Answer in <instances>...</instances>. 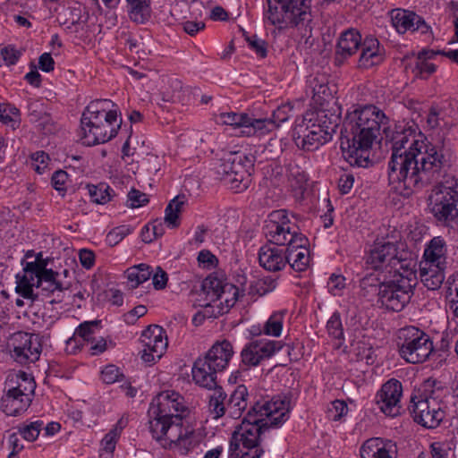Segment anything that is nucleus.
Wrapping results in <instances>:
<instances>
[{
  "instance_id": "27",
  "label": "nucleus",
  "mask_w": 458,
  "mask_h": 458,
  "mask_svg": "<svg viewBox=\"0 0 458 458\" xmlns=\"http://www.w3.org/2000/svg\"><path fill=\"white\" fill-rule=\"evenodd\" d=\"M415 262L411 253L404 250H397L396 257L392 261V267L388 274H394V278L409 279L412 284H416Z\"/></svg>"
},
{
  "instance_id": "11",
  "label": "nucleus",
  "mask_w": 458,
  "mask_h": 458,
  "mask_svg": "<svg viewBox=\"0 0 458 458\" xmlns=\"http://www.w3.org/2000/svg\"><path fill=\"white\" fill-rule=\"evenodd\" d=\"M263 231L268 243L280 246H287L297 236L302 235L297 225L290 221L286 211L283 209L270 214Z\"/></svg>"
},
{
  "instance_id": "32",
  "label": "nucleus",
  "mask_w": 458,
  "mask_h": 458,
  "mask_svg": "<svg viewBox=\"0 0 458 458\" xmlns=\"http://www.w3.org/2000/svg\"><path fill=\"white\" fill-rule=\"evenodd\" d=\"M445 267L420 263V280L428 290L438 289L445 280Z\"/></svg>"
},
{
  "instance_id": "26",
  "label": "nucleus",
  "mask_w": 458,
  "mask_h": 458,
  "mask_svg": "<svg viewBox=\"0 0 458 458\" xmlns=\"http://www.w3.org/2000/svg\"><path fill=\"white\" fill-rule=\"evenodd\" d=\"M191 372L194 382L199 386L209 390L219 387L216 375L220 371L214 369L204 358L200 357L194 361Z\"/></svg>"
},
{
  "instance_id": "51",
  "label": "nucleus",
  "mask_w": 458,
  "mask_h": 458,
  "mask_svg": "<svg viewBox=\"0 0 458 458\" xmlns=\"http://www.w3.org/2000/svg\"><path fill=\"white\" fill-rule=\"evenodd\" d=\"M100 321H85L75 330L74 335L81 337L84 341L89 342L93 339L96 329L98 328Z\"/></svg>"
},
{
  "instance_id": "25",
  "label": "nucleus",
  "mask_w": 458,
  "mask_h": 458,
  "mask_svg": "<svg viewBox=\"0 0 458 458\" xmlns=\"http://www.w3.org/2000/svg\"><path fill=\"white\" fill-rule=\"evenodd\" d=\"M360 55L358 59L360 69H369L380 64L384 60V55L379 41L373 37H366L360 47Z\"/></svg>"
},
{
  "instance_id": "58",
  "label": "nucleus",
  "mask_w": 458,
  "mask_h": 458,
  "mask_svg": "<svg viewBox=\"0 0 458 458\" xmlns=\"http://www.w3.org/2000/svg\"><path fill=\"white\" fill-rule=\"evenodd\" d=\"M69 175L64 170L55 171L51 178V183L55 190H56L62 196L66 191L65 184L68 181Z\"/></svg>"
},
{
  "instance_id": "47",
  "label": "nucleus",
  "mask_w": 458,
  "mask_h": 458,
  "mask_svg": "<svg viewBox=\"0 0 458 458\" xmlns=\"http://www.w3.org/2000/svg\"><path fill=\"white\" fill-rule=\"evenodd\" d=\"M123 428V421L120 420L114 428H112L101 441L102 450L108 454H113L118 438L120 437L122 429Z\"/></svg>"
},
{
  "instance_id": "16",
  "label": "nucleus",
  "mask_w": 458,
  "mask_h": 458,
  "mask_svg": "<svg viewBox=\"0 0 458 458\" xmlns=\"http://www.w3.org/2000/svg\"><path fill=\"white\" fill-rule=\"evenodd\" d=\"M402 395V383L395 378H391L381 386L376 394L375 403L385 415L396 417L401 414Z\"/></svg>"
},
{
  "instance_id": "33",
  "label": "nucleus",
  "mask_w": 458,
  "mask_h": 458,
  "mask_svg": "<svg viewBox=\"0 0 458 458\" xmlns=\"http://www.w3.org/2000/svg\"><path fill=\"white\" fill-rule=\"evenodd\" d=\"M433 55L432 52L422 51L414 58L410 69L415 78L426 80L436 72V65L429 61Z\"/></svg>"
},
{
  "instance_id": "45",
  "label": "nucleus",
  "mask_w": 458,
  "mask_h": 458,
  "mask_svg": "<svg viewBox=\"0 0 458 458\" xmlns=\"http://www.w3.org/2000/svg\"><path fill=\"white\" fill-rule=\"evenodd\" d=\"M252 342L256 346L259 352V355L262 360L270 358L284 347V344L279 341L255 340Z\"/></svg>"
},
{
  "instance_id": "59",
  "label": "nucleus",
  "mask_w": 458,
  "mask_h": 458,
  "mask_svg": "<svg viewBox=\"0 0 458 458\" xmlns=\"http://www.w3.org/2000/svg\"><path fill=\"white\" fill-rule=\"evenodd\" d=\"M128 201L130 202V207L135 208L146 205L148 202V199L147 194L136 189H131L128 193Z\"/></svg>"
},
{
  "instance_id": "55",
  "label": "nucleus",
  "mask_w": 458,
  "mask_h": 458,
  "mask_svg": "<svg viewBox=\"0 0 458 458\" xmlns=\"http://www.w3.org/2000/svg\"><path fill=\"white\" fill-rule=\"evenodd\" d=\"M292 112L293 106L290 103L281 105L273 112L271 119L276 122V128L290 118Z\"/></svg>"
},
{
  "instance_id": "49",
  "label": "nucleus",
  "mask_w": 458,
  "mask_h": 458,
  "mask_svg": "<svg viewBox=\"0 0 458 458\" xmlns=\"http://www.w3.org/2000/svg\"><path fill=\"white\" fill-rule=\"evenodd\" d=\"M327 330L331 337L338 341H344V328L340 314L338 312L333 313L328 319L327 323Z\"/></svg>"
},
{
  "instance_id": "4",
  "label": "nucleus",
  "mask_w": 458,
  "mask_h": 458,
  "mask_svg": "<svg viewBox=\"0 0 458 458\" xmlns=\"http://www.w3.org/2000/svg\"><path fill=\"white\" fill-rule=\"evenodd\" d=\"M186 407L183 397L174 391H164L152 401L149 408V428L152 437L161 440L165 437L171 445L180 447L186 454L192 446L194 429L183 427L182 419Z\"/></svg>"
},
{
  "instance_id": "46",
  "label": "nucleus",
  "mask_w": 458,
  "mask_h": 458,
  "mask_svg": "<svg viewBox=\"0 0 458 458\" xmlns=\"http://www.w3.org/2000/svg\"><path fill=\"white\" fill-rule=\"evenodd\" d=\"M285 311L273 313L263 327V333L267 335L279 336L283 329V321Z\"/></svg>"
},
{
  "instance_id": "60",
  "label": "nucleus",
  "mask_w": 458,
  "mask_h": 458,
  "mask_svg": "<svg viewBox=\"0 0 458 458\" xmlns=\"http://www.w3.org/2000/svg\"><path fill=\"white\" fill-rule=\"evenodd\" d=\"M151 276L152 284L156 290H162L165 288L168 281V275L165 270L160 267H157L155 270L153 269Z\"/></svg>"
},
{
  "instance_id": "64",
  "label": "nucleus",
  "mask_w": 458,
  "mask_h": 458,
  "mask_svg": "<svg viewBox=\"0 0 458 458\" xmlns=\"http://www.w3.org/2000/svg\"><path fill=\"white\" fill-rule=\"evenodd\" d=\"M1 55L8 65H13L18 61L21 53L13 47L8 46L1 50Z\"/></svg>"
},
{
  "instance_id": "21",
  "label": "nucleus",
  "mask_w": 458,
  "mask_h": 458,
  "mask_svg": "<svg viewBox=\"0 0 458 458\" xmlns=\"http://www.w3.org/2000/svg\"><path fill=\"white\" fill-rule=\"evenodd\" d=\"M234 185L233 190L241 192L249 187L250 182V170L253 166V157L241 152H231Z\"/></svg>"
},
{
  "instance_id": "14",
  "label": "nucleus",
  "mask_w": 458,
  "mask_h": 458,
  "mask_svg": "<svg viewBox=\"0 0 458 458\" xmlns=\"http://www.w3.org/2000/svg\"><path fill=\"white\" fill-rule=\"evenodd\" d=\"M199 295H204L205 306H211L213 302L221 300L226 307H233L240 295V290L233 284H223L217 277L208 276L201 284Z\"/></svg>"
},
{
  "instance_id": "37",
  "label": "nucleus",
  "mask_w": 458,
  "mask_h": 458,
  "mask_svg": "<svg viewBox=\"0 0 458 458\" xmlns=\"http://www.w3.org/2000/svg\"><path fill=\"white\" fill-rule=\"evenodd\" d=\"M153 274L152 267L145 263L130 267L125 271V276L131 288H136L140 284L148 281Z\"/></svg>"
},
{
  "instance_id": "63",
  "label": "nucleus",
  "mask_w": 458,
  "mask_h": 458,
  "mask_svg": "<svg viewBox=\"0 0 458 458\" xmlns=\"http://www.w3.org/2000/svg\"><path fill=\"white\" fill-rule=\"evenodd\" d=\"M354 177L352 174L344 173L338 179V189L342 194L350 192L353 186Z\"/></svg>"
},
{
  "instance_id": "31",
  "label": "nucleus",
  "mask_w": 458,
  "mask_h": 458,
  "mask_svg": "<svg viewBox=\"0 0 458 458\" xmlns=\"http://www.w3.org/2000/svg\"><path fill=\"white\" fill-rule=\"evenodd\" d=\"M248 390L244 385H239L231 394L226 403L227 414L232 419H238L248 406Z\"/></svg>"
},
{
  "instance_id": "12",
  "label": "nucleus",
  "mask_w": 458,
  "mask_h": 458,
  "mask_svg": "<svg viewBox=\"0 0 458 458\" xmlns=\"http://www.w3.org/2000/svg\"><path fill=\"white\" fill-rule=\"evenodd\" d=\"M409 410L414 421L428 428H437L445 417L437 399L426 393L411 396Z\"/></svg>"
},
{
  "instance_id": "48",
  "label": "nucleus",
  "mask_w": 458,
  "mask_h": 458,
  "mask_svg": "<svg viewBox=\"0 0 458 458\" xmlns=\"http://www.w3.org/2000/svg\"><path fill=\"white\" fill-rule=\"evenodd\" d=\"M42 428H43V421L36 420V421L30 422L29 424H24V425L20 426L18 428V433L25 440L33 442L38 438Z\"/></svg>"
},
{
  "instance_id": "5",
  "label": "nucleus",
  "mask_w": 458,
  "mask_h": 458,
  "mask_svg": "<svg viewBox=\"0 0 458 458\" xmlns=\"http://www.w3.org/2000/svg\"><path fill=\"white\" fill-rule=\"evenodd\" d=\"M113 106L109 99H96L86 106L81 119L83 144L106 143L117 135L122 119Z\"/></svg>"
},
{
  "instance_id": "41",
  "label": "nucleus",
  "mask_w": 458,
  "mask_h": 458,
  "mask_svg": "<svg viewBox=\"0 0 458 458\" xmlns=\"http://www.w3.org/2000/svg\"><path fill=\"white\" fill-rule=\"evenodd\" d=\"M250 115L246 113H222L219 115L221 123L230 125L233 129L240 130L239 135L243 136L245 127L250 123Z\"/></svg>"
},
{
  "instance_id": "2",
  "label": "nucleus",
  "mask_w": 458,
  "mask_h": 458,
  "mask_svg": "<svg viewBox=\"0 0 458 458\" xmlns=\"http://www.w3.org/2000/svg\"><path fill=\"white\" fill-rule=\"evenodd\" d=\"M289 402L280 396L257 402L249 410L230 441L232 458H260L264 454L260 443L271 428H278L288 419Z\"/></svg>"
},
{
  "instance_id": "15",
  "label": "nucleus",
  "mask_w": 458,
  "mask_h": 458,
  "mask_svg": "<svg viewBox=\"0 0 458 458\" xmlns=\"http://www.w3.org/2000/svg\"><path fill=\"white\" fill-rule=\"evenodd\" d=\"M140 341L143 344L141 359L146 363L158 360L165 353L168 340L165 329L158 325L148 326L141 334Z\"/></svg>"
},
{
  "instance_id": "7",
  "label": "nucleus",
  "mask_w": 458,
  "mask_h": 458,
  "mask_svg": "<svg viewBox=\"0 0 458 458\" xmlns=\"http://www.w3.org/2000/svg\"><path fill=\"white\" fill-rule=\"evenodd\" d=\"M8 389L1 399V410L7 416H18L28 410L35 392L34 378L24 371L8 377Z\"/></svg>"
},
{
  "instance_id": "22",
  "label": "nucleus",
  "mask_w": 458,
  "mask_h": 458,
  "mask_svg": "<svg viewBox=\"0 0 458 458\" xmlns=\"http://www.w3.org/2000/svg\"><path fill=\"white\" fill-rule=\"evenodd\" d=\"M307 242L308 239L302 234L286 246L287 264L296 272H303L310 266V250L306 247Z\"/></svg>"
},
{
  "instance_id": "23",
  "label": "nucleus",
  "mask_w": 458,
  "mask_h": 458,
  "mask_svg": "<svg viewBox=\"0 0 458 458\" xmlns=\"http://www.w3.org/2000/svg\"><path fill=\"white\" fill-rule=\"evenodd\" d=\"M361 458H396L397 445L389 439L372 437L360 447Z\"/></svg>"
},
{
  "instance_id": "52",
  "label": "nucleus",
  "mask_w": 458,
  "mask_h": 458,
  "mask_svg": "<svg viewBox=\"0 0 458 458\" xmlns=\"http://www.w3.org/2000/svg\"><path fill=\"white\" fill-rule=\"evenodd\" d=\"M243 36L245 40L247 41L250 48L253 50L257 55L261 58H264L267 55V42L259 38L257 35H248L246 32H243Z\"/></svg>"
},
{
  "instance_id": "8",
  "label": "nucleus",
  "mask_w": 458,
  "mask_h": 458,
  "mask_svg": "<svg viewBox=\"0 0 458 458\" xmlns=\"http://www.w3.org/2000/svg\"><path fill=\"white\" fill-rule=\"evenodd\" d=\"M398 338L400 356L409 363H423L435 351L430 335L419 327L410 326L401 328Z\"/></svg>"
},
{
  "instance_id": "54",
  "label": "nucleus",
  "mask_w": 458,
  "mask_h": 458,
  "mask_svg": "<svg viewBox=\"0 0 458 458\" xmlns=\"http://www.w3.org/2000/svg\"><path fill=\"white\" fill-rule=\"evenodd\" d=\"M101 377L104 383L114 384V382L121 381L123 378V374L118 367L110 364L103 369Z\"/></svg>"
},
{
  "instance_id": "43",
  "label": "nucleus",
  "mask_w": 458,
  "mask_h": 458,
  "mask_svg": "<svg viewBox=\"0 0 458 458\" xmlns=\"http://www.w3.org/2000/svg\"><path fill=\"white\" fill-rule=\"evenodd\" d=\"M287 177L291 187L295 190L305 188L308 176L305 171L295 162L287 165Z\"/></svg>"
},
{
  "instance_id": "19",
  "label": "nucleus",
  "mask_w": 458,
  "mask_h": 458,
  "mask_svg": "<svg viewBox=\"0 0 458 458\" xmlns=\"http://www.w3.org/2000/svg\"><path fill=\"white\" fill-rule=\"evenodd\" d=\"M286 247L267 242L259 250V265L270 272L281 271L287 265Z\"/></svg>"
},
{
  "instance_id": "53",
  "label": "nucleus",
  "mask_w": 458,
  "mask_h": 458,
  "mask_svg": "<svg viewBox=\"0 0 458 458\" xmlns=\"http://www.w3.org/2000/svg\"><path fill=\"white\" fill-rule=\"evenodd\" d=\"M131 232L132 228L130 225H123L117 226L108 233L106 242L110 246H115Z\"/></svg>"
},
{
  "instance_id": "13",
  "label": "nucleus",
  "mask_w": 458,
  "mask_h": 458,
  "mask_svg": "<svg viewBox=\"0 0 458 458\" xmlns=\"http://www.w3.org/2000/svg\"><path fill=\"white\" fill-rule=\"evenodd\" d=\"M10 346H12V357L21 365L36 362L42 352L38 335L26 332L13 334Z\"/></svg>"
},
{
  "instance_id": "42",
  "label": "nucleus",
  "mask_w": 458,
  "mask_h": 458,
  "mask_svg": "<svg viewBox=\"0 0 458 458\" xmlns=\"http://www.w3.org/2000/svg\"><path fill=\"white\" fill-rule=\"evenodd\" d=\"M184 196H176L173 199L165 210V222L168 225V226L172 228H175L179 226V215L182 210V207L184 205Z\"/></svg>"
},
{
  "instance_id": "24",
  "label": "nucleus",
  "mask_w": 458,
  "mask_h": 458,
  "mask_svg": "<svg viewBox=\"0 0 458 458\" xmlns=\"http://www.w3.org/2000/svg\"><path fill=\"white\" fill-rule=\"evenodd\" d=\"M234 354L233 347L228 340L217 341L203 357L214 369L225 370Z\"/></svg>"
},
{
  "instance_id": "39",
  "label": "nucleus",
  "mask_w": 458,
  "mask_h": 458,
  "mask_svg": "<svg viewBox=\"0 0 458 458\" xmlns=\"http://www.w3.org/2000/svg\"><path fill=\"white\" fill-rule=\"evenodd\" d=\"M215 174L216 178L223 181L226 185H229L233 189L234 185L232 154L231 152L226 153L219 159L218 163L215 166Z\"/></svg>"
},
{
  "instance_id": "1",
  "label": "nucleus",
  "mask_w": 458,
  "mask_h": 458,
  "mask_svg": "<svg viewBox=\"0 0 458 458\" xmlns=\"http://www.w3.org/2000/svg\"><path fill=\"white\" fill-rule=\"evenodd\" d=\"M391 140L389 182L411 191L438 182L431 213L445 225L458 227V179L448 175L455 162L450 144L445 139L429 141L422 134L417 138L411 129L395 131Z\"/></svg>"
},
{
  "instance_id": "38",
  "label": "nucleus",
  "mask_w": 458,
  "mask_h": 458,
  "mask_svg": "<svg viewBox=\"0 0 458 458\" xmlns=\"http://www.w3.org/2000/svg\"><path fill=\"white\" fill-rule=\"evenodd\" d=\"M276 129V122L271 118L256 119L252 116L250 117V123L245 127L243 136H261L265 135Z\"/></svg>"
},
{
  "instance_id": "36",
  "label": "nucleus",
  "mask_w": 458,
  "mask_h": 458,
  "mask_svg": "<svg viewBox=\"0 0 458 458\" xmlns=\"http://www.w3.org/2000/svg\"><path fill=\"white\" fill-rule=\"evenodd\" d=\"M28 114L30 122L38 123L43 130H47V132L51 131L50 128H47L51 122V117L47 111L45 105L39 101H32L28 105Z\"/></svg>"
},
{
  "instance_id": "3",
  "label": "nucleus",
  "mask_w": 458,
  "mask_h": 458,
  "mask_svg": "<svg viewBox=\"0 0 458 458\" xmlns=\"http://www.w3.org/2000/svg\"><path fill=\"white\" fill-rule=\"evenodd\" d=\"M389 118L374 105H365L347 112L341 129V149L351 165L368 167L369 150L380 136H388Z\"/></svg>"
},
{
  "instance_id": "57",
  "label": "nucleus",
  "mask_w": 458,
  "mask_h": 458,
  "mask_svg": "<svg viewBox=\"0 0 458 458\" xmlns=\"http://www.w3.org/2000/svg\"><path fill=\"white\" fill-rule=\"evenodd\" d=\"M348 412V407L344 401L335 400L332 402L331 407L328 409L329 417L335 420H340Z\"/></svg>"
},
{
  "instance_id": "9",
  "label": "nucleus",
  "mask_w": 458,
  "mask_h": 458,
  "mask_svg": "<svg viewBox=\"0 0 458 458\" xmlns=\"http://www.w3.org/2000/svg\"><path fill=\"white\" fill-rule=\"evenodd\" d=\"M59 273L53 269L46 270L38 273V276H32V279L28 278V285L30 294L25 295V288H23V277H20V274L16 276V292L25 299L36 301L38 293H34V287L39 288L45 296L56 294V298L50 301V303H59L64 299V291L70 288V284L63 283L59 280Z\"/></svg>"
},
{
  "instance_id": "40",
  "label": "nucleus",
  "mask_w": 458,
  "mask_h": 458,
  "mask_svg": "<svg viewBox=\"0 0 458 458\" xmlns=\"http://www.w3.org/2000/svg\"><path fill=\"white\" fill-rule=\"evenodd\" d=\"M212 390L214 392L209 396L208 411L214 419H219L227 413L225 403L226 393L221 386Z\"/></svg>"
},
{
  "instance_id": "28",
  "label": "nucleus",
  "mask_w": 458,
  "mask_h": 458,
  "mask_svg": "<svg viewBox=\"0 0 458 458\" xmlns=\"http://www.w3.org/2000/svg\"><path fill=\"white\" fill-rule=\"evenodd\" d=\"M294 140L297 147L306 151H313L318 148L320 145L328 141L327 139H324L321 129L312 124H307L303 130L302 126H301Z\"/></svg>"
},
{
  "instance_id": "20",
  "label": "nucleus",
  "mask_w": 458,
  "mask_h": 458,
  "mask_svg": "<svg viewBox=\"0 0 458 458\" xmlns=\"http://www.w3.org/2000/svg\"><path fill=\"white\" fill-rule=\"evenodd\" d=\"M392 23L399 33H405L407 30L420 31L421 34L430 32V27L425 20L411 11L395 10L392 14Z\"/></svg>"
},
{
  "instance_id": "35",
  "label": "nucleus",
  "mask_w": 458,
  "mask_h": 458,
  "mask_svg": "<svg viewBox=\"0 0 458 458\" xmlns=\"http://www.w3.org/2000/svg\"><path fill=\"white\" fill-rule=\"evenodd\" d=\"M129 6V17L131 21L138 24H143L148 21L151 15L149 0H126Z\"/></svg>"
},
{
  "instance_id": "56",
  "label": "nucleus",
  "mask_w": 458,
  "mask_h": 458,
  "mask_svg": "<svg viewBox=\"0 0 458 458\" xmlns=\"http://www.w3.org/2000/svg\"><path fill=\"white\" fill-rule=\"evenodd\" d=\"M31 165L33 169L39 174H43L47 168L49 157L44 151H38L31 155Z\"/></svg>"
},
{
  "instance_id": "6",
  "label": "nucleus",
  "mask_w": 458,
  "mask_h": 458,
  "mask_svg": "<svg viewBox=\"0 0 458 458\" xmlns=\"http://www.w3.org/2000/svg\"><path fill=\"white\" fill-rule=\"evenodd\" d=\"M312 0H265L262 20L278 30L310 29Z\"/></svg>"
},
{
  "instance_id": "18",
  "label": "nucleus",
  "mask_w": 458,
  "mask_h": 458,
  "mask_svg": "<svg viewBox=\"0 0 458 458\" xmlns=\"http://www.w3.org/2000/svg\"><path fill=\"white\" fill-rule=\"evenodd\" d=\"M362 42L359 30L351 28L343 31L335 47V64L343 65L349 57L357 53Z\"/></svg>"
},
{
  "instance_id": "44",
  "label": "nucleus",
  "mask_w": 458,
  "mask_h": 458,
  "mask_svg": "<svg viewBox=\"0 0 458 458\" xmlns=\"http://www.w3.org/2000/svg\"><path fill=\"white\" fill-rule=\"evenodd\" d=\"M87 188L92 202L97 204H106L111 200L110 191L112 189L107 184H88Z\"/></svg>"
},
{
  "instance_id": "50",
  "label": "nucleus",
  "mask_w": 458,
  "mask_h": 458,
  "mask_svg": "<svg viewBox=\"0 0 458 458\" xmlns=\"http://www.w3.org/2000/svg\"><path fill=\"white\" fill-rule=\"evenodd\" d=\"M242 361L246 366H257L261 362V358L253 342L249 343L242 351Z\"/></svg>"
},
{
  "instance_id": "61",
  "label": "nucleus",
  "mask_w": 458,
  "mask_h": 458,
  "mask_svg": "<svg viewBox=\"0 0 458 458\" xmlns=\"http://www.w3.org/2000/svg\"><path fill=\"white\" fill-rule=\"evenodd\" d=\"M345 286V278L341 275H331L327 282V288L333 295H339Z\"/></svg>"
},
{
  "instance_id": "10",
  "label": "nucleus",
  "mask_w": 458,
  "mask_h": 458,
  "mask_svg": "<svg viewBox=\"0 0 458 458\" xmlns=\"http://www.w3.org/2000/svg\"><path fill=\"white\" fill-rule=\"evenodd\" d=\"M414 284L409 279L394 278L379 284L378 302L388 310L399 312L410 302Z\"/></svg>"
},
{
  "instance_id": "29",
  "label": "nucleus",
  "mask_w": 458,
  "mask_h": 458,
  "mask_svg": "<svg viewBox=\"0 0 458 458\" xmlns=\"http://www.w3.org/2000/svg\"><path fill=\"white\" fill-rule=\"evenodd\" d=\"M304 120L314 121L312 125L321 129L324 139L328 141L332 139L334 133L339 125V118L333 114H327L325 110H318L316 113L307 114Z\"/></svg>"
},
{
  "instance_id": "30",
  "label": "nucleus",
  "mask_w": 458,
  "mask_h": 458,
  "mask_svg": "<svg viewBox=\"0 0 458 458\" xmlns=\"http://www.w3.org/2000/svg\"><path fill=\"white\" fill-rule=\"evenodd\" d=\"M424 266L437 265L445 267L446 265V245L441 237H434L424 250L423 260L420 261Z\"/></svg>"
},
{
  "instance_id": "17",
  "label": "nucleus",
  "mask_w": 458,
  "mask_h": 458,
  "mask_svg": "<svg viewBox=\"0 0 458 458\" xmlns=\"http://www.w3.org/2000/svg\"><path fill=\"white\" fill-rule=\"evenodd\" d=\"M397 246L393 242H375L366 258V264L371 269L388 273L392 267V261L397 255Z\"/></svg>"
},
{
  "instance_id": "34",
  "label": "nucleus",
  "mask_w": 458,
  "mask_h": 458,
  "mask_svg": "<svg viewBox=\"0 0 458 458\" xmlns=\"http://www.w3.org/2000/svg\"><path fill=\"white\" fill-rule=\"evenodd\" d=\"M48 265V259H44L42 252H38L34 260L26 261L23 267L22 275H20V277H23V288H25V295H30V291L28 285V277L29 279H32V276H38V273H42L46 270H48L47 267Z\"/></svg>"
},
{
  "instance_id": "62",
  "label": "nucleus",
  "mask_w": 458,
  "mask_h": 458,
  "mask_svg": "<svg viewBox=\"0 0 458 458\" xmlns=\"http://www.w3.org/2000/svg\"><path fill=\"white\" fill-rule=\"evenodd\" d=\"M277 285L276 279L272 276H265L257 283V292L259 295H265L272 292Z\"/></svg>"
}]
</instances>
